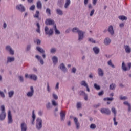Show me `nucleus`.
Masks as SVG:
<instances>
[{
    "label": "nucleus",
    "mask_w": 131,
    "mask_h": 131,
    "mask_svg": "<svg viewBox=\"0 0 131 131\" xmlns=\"http://www.w3.org/2000/svg\"><path fill=\"white\" fill-rule=\"evenodd\" d=\"M34 18H37L38 19L39 18V11H36V14L34 15Z\"/></svg>",
    "instance_id": "37998d69"
},
{
    "label": "nucleus",
    "mask_w": 131,
    "mask_h": 131,
    "mask_svg": "<svg viewBox=\"0 0 131 131\" xmlns=\"http://www.w3.org/2000/svg\"><path fill=\"white\" fill-rule=\"evenodd\" d=\"M26 50L27 52H29L31 50V44H29L27 46Z\"/></svg>",
    "instance_id": "49530a36"
},
{
    "label": "nucleus",
    "mask_w": 131,
    "mask_h": 131,
    "mask_svg": "<svg viewBox=\"0 0 131 131\" xmlns=\"http://www.w3.org/2000/svg\"><path fill=\"white\" fill-rule=\"evenodd\" d=\"M98 74L101 77H103L104 76V71L101 68H98L97 70Z\"/></svg>",
    "instance_id": "f3484780"
},
{
    "label": "nucleus",
    "mask_w": 131,
    "mask_h": 131,
    "mask_svg": "<svg viewBox=\"0 0 131 131\" xmlns=\"http://www.w3.org/2000/svg\"><path fill=\"white\" fill-rule=\"evenodd\" d=\"M47 91L48 93L51 92V88H50V85H49V83H47Z\"/></svg>",
    "instance_id": "bf43d9fd"
},
{
    "label": "nucleus",
    "mask_w": 131,
    "mask_h": 131,
    "mask_svg": "<svg viewBox=\"0 0 131 131\" xmlns=\"http://www.w3.org/2000/svg\"><path fill=\"white\" fill-rule=\"evenodd\" d=\"M70 5V0H66V4L64 5L65 9H67V8L69 7Z\"/></svg>",
    "instance_id": "c9c22d12"
},
{
    "label": "nucleus",
    "mask_w": 131,
    "mask_h": 131,
    "mask_svg": "<svg viewBox=\"0 0 131 131\" xmlns=\"http://www.w3.org/2000/svg\"><path fill=\"white\" fill-rule=\"evenodd\" d=\"M94 14H95V9H92L90 12V17H93V16H94Z\"/></svg>",
    "instance_id": "864d4df0"
},
{
    "label": "nucleus",
    "mask_w": 131,
    "mask_h": 131,
    "mask_svg": "<svg viewBox=\"0 0 131 131\" xmlns=\"http://www.w3.org/2000/svg\"><path fill=\"white\" fill-rule=\"evenodd\" d=\"M118 19L121 21H124L127 20V17L124 15H121L118 16Z\"/></svg>",
    "instance_id": "7c9ffc66"
},
{
    "label": "nucleus",
    "mask_w": 131,
    "mask_h": 131,
    "mask_svg": "<svg viewBox=\"0 0 131 131\" xmlns=\"http://www.w3.org/2000/svg\"><path fill=\"white\" fill-rule=\"evenodd\" d=\"M55 52H57V49H56V48H52L50 50V53L51 54H55Z\"/></svg>",
    "instance_id": "3c124183"
},
{
    "label": "nucleus",
    "mask_w": 131,
    "mask_h": 131,
    "mask_svg": "<svg viewBox=\"0 0 131 131\" xmlns=\"http://www.w3.org/2000/svg\"><path fill=\"white\" fill-rule=\"evenodd\" d=\"M7 114L6 113H1L0 114V121H3L6 119Z\"/></svg>",
    "instance_id": "aec40b11"
},
{
    "label": "nucleus",
    "mask_w": 131,
    "mask_h": 131,
    "mask_svg": "<svg viewBox=\"0 0 131 131\" xmlns=\"http://www.w3.org/2000/svg\"><path fill=\"white\" fill-rule=\"evenodd\" d=\"M111 111L114 114V116H116L117 112H116V109H115V107H112Z\"/></svg>",
    "instance_id": "ea45409f"
},
{
    "label": "nucleus",
    "mask_w": 131,
    "mask_h": 131,
    "mask_svg": "<svg viewBox=\"0 0 131 131\" xmlns=\"http://www.w3.org/2000/svg\"><path fill=\"white\" fill-rule=\"evenodd\" d=\"M44 30L46 35H48V36H52V35L54 34V30H53V28L49 29L48 26H46L45 27Z\"/></svg>",
    "instance_id": "7ed1b4c3"
},
{
    "label": "nucleus",
    "mask_w": 131,
    "mask_h": 131,
    "mask_svg": "<svg viewBox=\"0 0 131 131\" xmlns=\"http://www.w3.org/2000/svg\"><path fill=\"white\" fill-rule=\"evenodd\" d=\"M103 100L104 101H110L111 102H112V101L114 100V98L113 97H112V98L107 97V98H104Z\"/></svg>",
    "instance_id": "a19ab883"
},
{
    "label": "nucleus",
    "mask_w": 131,
    "mask_h": 131,
    "mask_svg": "<svg viewBox=\"0 0 131 131\" xmlns=\"http://www.w3.org/2000/svg\"><path fill=\"white\" fill-rule=\"evenodd\" d=\"M36 7L37 9H40L42 8V4H41V2H40V1H38L37 2Z\"/></svg>",
    "instance_id": "c756f323"
},
{
    "label": "nucleus",
    "mask_w": 131,
    "mask_h": 131,
    "mask_svg": "<svg viewBox=\"0 0 131 131\" xmlns=\"http://www.w3.org/2000/svg\"><path fill=\"white\" fill-rule=\"evenodd\" d=\"M0 96L2 97V98H6V95H5V93L4 92L0 91Z\"/></svg>",
    "instance_id": "09e8293b"
},
{
    "label": "nucleus",
    "mask_w": 131,
    "mask_h": 131,
    "mask_svg": "<svg viewBox=\"0 0 131 131\" xmlns=\"http://www.w3.org/2000/svg\"><path fill=\"white\" fill-rule=\"evenodd\" d=\"M19 80L21 81V82H23L24 81V78L22 76H19Z\"/></svg>",
    "instance_id": "e2e57ef3"
},
{
    "label": "nucleus",
    "mask_w": 131,
    "mask_h": 131,
    "mask_svg": "<svg viewBox=\"0 0 131 131\" xmlns=\"http://www.w3.org/2000/svg\"><path fill=\"white\" fill-rule=\"evenodd\" d=\"M32 119H35L36 118V116H35V114H34V110H33L32 111Z\"/></svg>",
    "instance_id": "0e129e2a"
},
{
    "label": "nucleus",
    "mask_w": 131,
    "mask_h": 131,
    "mask_svg": "<svg viewBox=\"0 0 131 131\" xmlns=\"http://www.w3.org/2000/svg\"><path fill=\"white\" fill-rule=\"evenodd\" d=\"M104 43L105 46H109V45L111 43V39H110V38H105L104 40Z\"/></svg>",
    "instance_id": "a211bd4d"
},
{
    "label": "nucleus",
    "mask_w": 131,
    "mask_h": 131,
    "mask_svg": "<svg viewBox=\"0 0 131 131\" xmlns=\"http://www.w3.org/2000/svg\"><path fill=\"white\" fill-rule=\"evenodd\" d=\"M123 104L125 106H127L128 107V112H130L131 111V104L129 103L128 101H124L123 102Z\"/></svg>",
    "instance_id": "4be33fe9"
},
{
    "label": "nucleus",
    "mask_w": 131,
    "mask_h": 131,
    "mask_svg": "<svg viewBox=\"0 0 131 131\" xmlns=\"http://www.w3.org/2000/svg\"><path fill=\"white\" fill-rule=\"evenodd\" d=\"M104 95V91H101L98 93V96H103Z\"/></svg>",
    "instance_id": "774afa93"
},
{
    "label": "nucleus",
    "mask_w": 131,
    "mask_h": 131,
    "mask_svg": "<svg viewBox=\"0 0 131 131\" xmlns=\"http://www.w3.org/2000/svg\"><path fill=\"white\" fill-rule=\"evenodd\" d=\"M25 77L26 78H27L28 77L29 79H31L32 80H34V81H36V80H37V76L33 74L30 75H28V74H26L25 75Z\"/></svg>",
    "instance_id": "39448f33"
},
{
    "label": "nucleus",
    "mask_w": 131,
    "mask_h": 131,
    "mask_svg": "<svg viewBox=\"0 0 131 131\" xmlns=\"http://www.w3.org/2000/svg\"><path fill=\"white\" fill-rule=\"evenodd\" d=\"M36 50L39 53H41V54H45V50H43V49L39 46H37L36 48Z\"/></svg>",
    "instance_id": "a878e982"
},
{
    "label": "nucleus",
    "mask_w": 131,
    "mask_h": 131,
    "mask_svg": "<svg viewBox=\"0 0 131 131\" xmlns=\"http://www.w3.org/2000/svg\"><path fill=\"white\" fill-rule=\"evenodd\" d=\"M45 24H46V25H54L55 21L51 19H47L45 21Z\"/></svg>",
    "instance_id": "dca6fc26"
},
{
    "label": "nucleus",
    "mask_w": 131,
    "mask_h": 131,
    "mask_svg": "<svg viewBox=\"0 0 131 131\" xmlns=\"http://www.w3.org/2000/svg\"><path fill=\"white\" fill-rule=\"evenodd\" d=\"M56 14H57V15H59V16H63V15L64 14V12H63V10L58 8L56 10Z\"/></svg>",
    "instance_id": "bb28decb"
},
{
    "label": "nucleus",
    "mask_w": 131,
    "mask_h": 131,
    "mask_svg": "<svg viewBox=\"0 0 131 131\" xmlns=\"http://www.w3.org/2000/svg\"><path fill=\"white\" fill-rule=\"evenodd\" d=\"M116 88V85L115 83H112L110 85L109 89L112 91H114V90H115Z\"/></svg>",
    "instance_id": "2f4dec72"
},
{
    "label": "nucleus",
    "mask_w": 131,
    "mask_h": 131,
    "mask_svg": "<svg viewBox=\"0 0 131 131\" xmlns=\"http://www.w3.org/2000/svg\"><path fill=\"white\" fill-rule=\"evenodd\" d=\"M80 96H83L85 101H88V94L83 91H80L79 93Z\"/></svg>",
    "instance_id": "2eb2a0df"
},
{
    "label": "nucleus",
    "mask_w": 131,
    "mask_h": 131,
    "mask_svg": "<svg viewBox=\"0 0 131 131\" xmlns=\"http://www.w3.org/2000/svg\"><path fill=\"white\" fill-rule=\"evenodd\" d=\"M58 68H59V69H60V70H61V71H62V72L64 73H66V72L68 71L67 68L63 63H61L58 67Z\"/></svg>",
    "instance_id": "9d476101"
},
{
    "label": "nucleus",
    "mask_w": 131,
    "mask_h": 131,
    "mask_svg": "<svg viewBox=\"0 0 131 131\" xmlns=\"http://www.w3.org/2000/svg\"><path fill=\"white\" fill-rule=\"evenodd\" d=\"M94 88H95V90H97V91L101 90V87L97 83H94Z\"/></svg>",
    "instance_id": "e433bc0d"
},
{
    "label": "nucleus",
    "mask_w": 131,
    "mask_h": 131,
    "mask_svg": "<svg viewBox=\"0 0 131 131\" xmlns=\"http://www.w3.org/2000/svg\"><path fill=\"white\" fill-rule=\"evenodd\" d=\"M100 112H101L102 114H106V115H110V114H111V111H110L109 108H102L100 110Z\"/></svg>",
    "instance_id": "0eeeda50"
},
{
    "label": "nucleus",
    "mask_w": 131,
    "mask_h": 131,
    "mask_svg": "<svg viewBox=\"0 0 131 131\" xmlns=\"http://www.w3.org/2000/svg\"><path fill=\"white\" fill-rule=\"evenodd\" d=\"M119 99L121 101H125V100H127V96H122V95L119 96Z\"/></svg>",
    "instance_id": "72a5a7b5"
},
{
    "label": "nucleus",
    "mask_w": 131,
    "mask_h": 131,
    "mask_svg": "<svg viewBox=\"0 0 131 131\" xmlns=\"http://www.w3.org/2000/svg\"><path fill=\"white\" fill-rule=\"evenodd\" d=\"M127 67L125 65V63L124 62V61H123L122 63V69L123 71H128L130 70L131 62H129V63H127Z\"/></svg>",
    "instance_id": "20e7f679"
},
{
    "label": "nucleus",
    "mask_w": 131,
    "mask_h": 131,
    "mask_svg": "<svg viewBox=\"0 0 131 131\" xmlns=\"http://www.w3.org/2000/svg\"><path fill=\"white\" fill-rule=\"evenodd\" d=\"M34 42L38 45H40L41 43V41L39 40V39H36V40H34Z\"/></svg>",
    "instance_id": "58836bf2"
},
{
    "label": "nucleus",
    "mask_w": 131,
    "mask_h": 131,
    "mask_svg": "<svg viewBox=\"0 0 131 131\" xmlns=\"http://www.w3.org/2000/svg\"><path fill=\"white\" fill-rule=\"evenodd\" d=\"M15 94V91H10L8 92V97L10 99L11 98H13L14 96V95Z\"/></svg>",
    "instance_id": "cd10ccee"
},
{
    "label": "nucleus",
    "mask_w": 131,
    "mask_h": 131,
    "mask_svg": "<svg viewBox=\"0 0 131 131\" xmlns=\"http://www.w3.org/2000/svg\"><path fill=\"white\" fill-rule=\"evenodd\" d=\"M6 50L9 52L10 55H14L15 52L12 49V47L10 45H8L6 47Z\"/></svg>",
    "instance_id": "ddd939ff"
},
{
    "label": "nucleus",
    "mask_w": 131,
    "mask_h": 131,
    "mask_svg": "<svg viewBox=\"0 0 131 131\" xmlns=\"http://www.w3.org/2000/svg\"><path fill=\"white\" fill-rule=\"evenodd\" d=\"M27 124L25 122H23L20 124V130L21 131H27L28 129Z\"/></svg>",
    "instance_id": "f8f14e48"
},
{
    "label": "nucleus",
    "mask_w": 131,
    "mask_h": 131,
    "mask_svg": "<svg viewBox=\"0 0 131 131\" xmlns=\"http://www.w3.org/2000/svg\"><path fill=\"white\" fill-rule=\"evenodd\" d=\"M100 106H101V104L100 103H98L97 104L94 105L93 107L95 109H97V108H99V107H100Z\"/></svg>",
    "instance_id": "6e6d98bb"
},
{
    "label": "nucleus",
    "mask_w": 131,
    "mask_h": 131,
    "mask_svg": "<svg viewBox=\"0 0 131 131\" xmlns=\"http://www.w3.org/2000/svg\"><path fill=\"white\" fill-rule=\"evenodd\" d=\"M46 13L48 14V15H51V9L50 8H47L46 9Z\"/></svg>",
    "instance_id": "052dcab7"
},
{
    "label": "nucleus",
    "mask_w": 131,
    "mask_h": 131,
    "mask_svg": "<svg viewBox=\"0 0 131 131\" xmlns=\"http://www.w3.org/2000/svg\"><path fill=\"white\" fill-rule=\"evenodd\" d=\"M77 109H80V108H81V103L80 102L77 103Z\"/></svg>",
    "instance_id": "4d7b16f0"
},
{
    "label": "nucleus",
    "mask_w": 131,
    "mask_h": 131,
    "mask_svg": "<svg viewBox=\"0 0 131 131\" xmlns=\"http://www.w3.org/2000/svg\"><path fill=\"white\" fill-rule=\"evenodd\" d=\"M96 127H97V125H96V124H91L90 126V128L91 129H95Z\"/></svg>",
    "instance_id": "a18cd8bd"
},
{
    "label": "nucleus",
    "mask_w": 131,
    "mask_h": 131,
    "mask_svg": "<svg viewBox=\"0 0 131 131\" xmlns=\"http://www.w3.org/2000/svg\"><path fill=\"white\" fill-rule=\"evenodd\" d=\"M53 96V98L55 99V100H57L58 99V95H57L56 94H52Z\"/></svg>",
    "instance_id": "680f3d73"
},
{
    "label": "nucleus",
    "mask_w": 131,
    "mask_h": 131,
    "mask_svg": "<svg viewBox=\"0 0 131 131\" xmlns=\"http://www.w3.org/2000/svg\"><path fill=\"white\" fill-rule=\"evenodd\" d=\"M72 31L73 33H78V41H81L82 40H83V38H84V34L85 33V32L79 30V28L77 27L73 28Z\"/></svg>",
    "instance_id": "f257e3e1"
},
{
    "label": "nucleus",
    "mask_w": 131,
    "mask_h": 131,
    "mask_svg": "<svg viewBox=\"0 0 131 131\" xmlns=\"http://www.w3.org/2000/svg\"><path fill=\"white\" fill-rule=\"evenodd\" d=\"M124 49L126 53H127L128 54H129L131 53V49L128 45H125Z\"/></svg>",
    "instance_id": "393cba45"
},
{
    "label": "nucleus",
    "mask_w": 131,
    "mask_h": 131,
    "mask_svg": "<svg viewBox=\"0 0 131 131\" xmlns=\"http://www.w3.org/2000/svg\"><path fill=\"white\" fill-rule=\"evenodd\" d=\"M16 9L17 10V11H19V12H21V13L25 12L26 10L25 7H24V6H23L22 4H18L16 5Z\"/></svg>",
    "instance_id": "423d86ee"
},
{
    "label": "nucleus",
    "mask_w": 131,
    "mask_h": 131,
    "mask_svg": "<svg viewBox=\"0 0 131 131\" xmlns=\"http://www.w3.org/2000/svg\"><path fill=\"white\" fill-rule=\"evenodd\" d=\"M46 108L48 110H50V109H51V108H52V105H51V103L50 102H48L46 104Z\"/></svg>",
    "instance_id": "c03bdc74"
},
{
    "label": "nucleus",
    "mask_w": 131,
    "mask_h": 131,
    "mask_svg": "<svg viewBox=\"0 0 131 131\" xmlns=\"http://www.w3.org/2000/svg\"><path fill=\"white\" fill-rule=\"evenodd\" d=\"M53 28L54 29V31L55 32V34H60L61 33L60 32V31L57 29V26L56 24H54L53 25Z\"/></svg>",
    "instance_id": "c85d7f7f"
},
{
    "label": "nucleus",
    "mask_w": 131,
    "mask_h": 131,
    "mask_svg": "<svg viewBox=\"0 0 131 131\" xmlns=\"http://www.w3.org/2000/svg\"><path fill=\"white\" fill-rule=\"evenodd\" d=\"M108 31L111 34V35H113L114 34V30L113 29V26L112 25L108 27Z\"/></svg>",
    "instance_id": "5701e85b"
},
{
    "label": "nucleus",
    "mask_w": 131,
    "mask_h": 131,
    "mask_svg": "<svg viewBox=\"0 0 131 131\" xmlns=\"http://www.w3.org/2000/svg\"><path fill=\"white\" fill-rule=\"evenodd\" d=\"M36 26L37 29H36V32H38V33H40V25L37 23L36 24Z\"/></svg>",
    "instance_id": "f704fd0d"
},
{
    "label": "nucleus",
    "mask_w": 131,
    "mask_h": 131,
    "mask_svg": "<svg viewBox=\"0 0 131 131\" xmlns=\"http://www.w3.org/2000/svg\"><path fill=\"white\" fill-rule=\"evenodd\" d=\"M119 27H120V28H123V27H124V23H122L120 24Z\"/></svg>",
    "instance_id": "338daca9"
},
{
    "label": "nucleus",
    "mask_w": 131,
    "mask_h": 131,
    "mask_svg": "<svg viewBox=\"0 0 131 131\" xmlns=\"http://www.w3.org/2000/svg\"><path fill=\"white\" fill-rule=\"evenodd\" d=\"M89 41L92 42V43H96V41L93 39V38H90L89 39Z\"/></svg>",
    "instance_id": "5fc2aeb1"
},
{
    "label": "nucleus",
    "mask_w": 131,
    "mask_h": 131,
    "mask_svg": "<svg viewBox=\"0 0 131 131\" xmlns=\"http://www.w3.org/2000/svg\"><path fill=\"white\" fill-rule=\"evenodd\" d=\"M35 58L37 59L38 61H39L41 64V65H43L45 64V62L43 61V59L41 58V57L39 55H36Z\"/></svg>",
    "instance_id": "412c9836"
},
{
    "label": "nucleus",
    "mask_w": 131,
    "mask_h": 131,
    "mask_svg": "<svg viewBox=\"0 0 131 131\" xmlns=\"http://www.w3.org/2000/svg\"><path fill=\"white\" fill-rule=\"evenodd\" d=\"M14 61H15V57H7V64H9V63H12V62H14Z\"/></svg>",
    "instance_id": "b1692460"
},
{
    "label": "nucleus",
    "mask_w": 131,
    "mask_h": 131,
    "mask_svg": "<svg viewBox=\"0 0 131 131\" xmlns=\"http://www.w3.org/2000/svg\"><path fill=\"white\" fill-rule=\"evenodd\" d=\"M34 94V88H33V86H31L30 87V91H29L27 93V96L29 98H31L33 96Z\"/></svg>",
    "instance_id": "6e6552de"
},
{
    "label": "nucleus",
    "mask_w": 131,
    "mask_h": 131,
    "mask_svg": "<svg viewBox=\"0 0 131 131\" xmlns=\"http://www.w3.org/2000/svg\"><path fill=\"white\" fill-rule=\"evenodd\" d=\"M57 5L59 8H62V2L61 1H58L57 3Z\"/></svg>",
    "instance_id": "69168bd1"
},
{
    "label": "nucleus",
    "mask_w": 131,
    "mask_h": 131,
    "mask_svg": "<svg viewBox=\"0 0 131 131\" xmlns=\"http://www.w3.org/2000/svg\"><path fill=\"white\" fill-rule=\"evenodd\" d=\"M71 72L72 73H76V68L75 67L72 68Z\"/></svg>",
    "instance_id": "13d9d810"
},
{
    "label": "nucleus",
    "mask_w": 131,
    "mask_h": 131,
    "mask_svg": "<svg viewBox=\"0 0 131 131\" xmlns=\"http://www.w3.org/2000/svg\"><path fill=\"white\" fill-rule=\"evenodd\" d=\"M8 124H11V123H13V117H12V113L11 111H8Z\"/></svg>",
    "instance_id": "1a4fd4ad"
},
{
    "label": "nucleus",
    "mask_w": 131,
    "mask_h": 131,
    "mask_svg": "<svg viewBox=\"0 0 131 131\" xmlns=\"http://www.w3.org/2000/svg\"><path fill=\"white\" fill-rule=\"evenodd\" d=\"M29 10L30 11H34V10H35V5H32L29 8Z\"/></svg>",
    "instance_id": "603ef678"
},
{
    "label": "nucleus",
    "mask_w": 131,
    "mask_h": 131,
    "mask_svg": "<svg viewBox=\"0 0 131 131\" xmlns=\"http://www.w3.org/2000/svg\"><path fill=\"white\" fill-rule=\"evenodd\" d=\"M81 85H82V86H85V88L88 86V83H86V82H85V81H82L81 82Z\"/></svg>",
    "instance_id": "79ce46f5"
},
{
    "label": "nucleus",
    "mask_w": 131,
    "mask_h": 131,
    "mask_svg": "<svg viewBox=\"0 0 131 131\" xmlns=\"http://www.w3.org/2000/svg\"><path fill=\"white\" fill-rule=\"evenodd\" d=\"M107 64L108 66H111V67H112V68H115V66L112 63V61H111V60H110L108 61Z\"/></svg>",
    "instance_id": "4c0bfd02"
},
{
    "label": "nucleus",
    "mask_w": 131,
    "mask_h": 131,
    "mask_svg": "<svg viewBox=\"0 0 131 131\" xmlns=\"http://www.w3.org/2000/svg\"><path fill=\"white\" fill-rule=\"evenodd\" d=\"M74 121L76 125V128L77 129H79V128L80 127V123L78 122V119H77L76 117H75L74 118Z\"/></svg>",
    "instance_id": "4468645a"
},
{
    "label": "nucleus",
    "mask_w": 131,
    "mask_h": 131,
    "mask_svg": "<svg viewBox=\"0 0 131 131\" xmlns=\"http://www.w3.org/2000/svg\"><path fill=\"white\" fill-rule=\"evenodd\" d=\"M93 51L95 55H98L100 53V48L97 46L93 47Z\"/></svg>",
    "instance_id": "6ab92c4d"
},
{
    "label": "nucleus",
    "mask_w": 131,
    "mask_h": 131,
    "mask_svg": "<svg viewBox=\"0 0 131 131\" xmlns=\"http://www.w3.org/2000/svg\"><path fill=\"white\" fill-rule=\"evenodd\" d=\"M1 110L2 111L1 113H6L5 108V105H2L1 106Z\"/></svg>",
    "instance_id": "de8ad7c7"
},
{
    "label": "nucleus",
    "mask_w": 131,
    "mask_h": 131,
    "mask_svg": "<svg viewBox=\"0 0 131 131\" xmlns=\"http://www.w3.org/2000/svg\"><path fill=\"white\" fill-rule=\"evenodd\" d=\"M52 104L53 106H54V107H56V106H58V103H57L54 100L52 101Z\"/></svg>",
    "instance_id": "8fccbe9b"
},
{
    "label": "nucleus",
    "mask_w": 131,
    "mask_h": 131,
    "mask_svg": "<svg viewBox=\"0 0 131 131\" xmlns=\"http://www.w3.org/2000/svg\"><path fill=\"white\" fill-rule=\"evenodd\" d=\"M60 116L61 121H64V120H65L66 117V111H61L60 113Z\"/></svg>",
    "instance_id": "9b49d317"
},
{
    "label": "nucleus",
    "mask_w": 131,
    "mask_h": 131,
    "mask_svg": "<svg viewBox=\"0 0 131 131\" xmlns=\"http://www.w3.org/2000/svg\"><path fill=\"white\" fill-rule=\"evenodd\" d=\"M52 61L54 64H57L58 63V57L57 56H53L52 57Z\"/></svg>",
    "instance_id": "473e14b6"
},
{
    "label": "nucleus",
    "mask_w": 131,
    "mask_h": 131,
    "mask_svg": "<svg viewBox=\"0 0 131 131\" xmlns=\"http://www.w3.org/2000/svg\"><path fill=\"white\" fill-rule=\"evenodd\" d=\"M36 128L38 130H40L42 128V119L40 118H37L36 120Z\"/></svg>",
    "instance_id": "f03ea898"
}]
</instances>
